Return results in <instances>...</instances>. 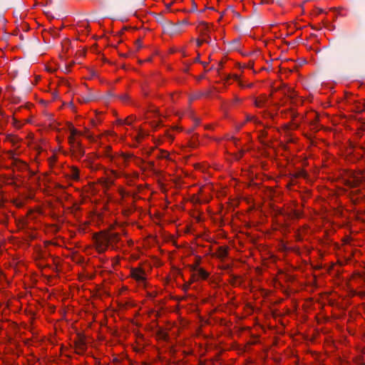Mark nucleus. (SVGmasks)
Instances as JSON below:
<instances>
[{"label": "nucleus", "instance_id": "1", "mask_svg": "<svg viewBox=\"0 0 365 365\" xmlns=\"http://www.w3.org/2000/svg\"><path fill=\"white\" fill-rule=\"evenodd\" d=\"M120 235L117 232L105 231L95 235V244L98 252H104L108 247L112 250L120 248Z\"/></svg>", "mask_w": 365, "mask_h": 365}, {"label": "nucleus", "instance_id": "2", "mask_svg": "<svg viewBox=\"0 0 365 365\" xmlns=\"http://www.w3.org/2000/svg\"><path fill=\"white\" fill-rule=\"evenodd\" d=\"M166 29L170 35H177L182 31V28L180 26V24L178 23L173 24L170 21L168 22Z\"/></svg>", "mask_w": 365, "mask_h": 365}, {"label": "nucleus", "instance_id": "3", "mask_svg": "<svg viewBox=\"0 0 365 365\" xmlns=\"http://www.w3.org/2000/svg\"><path fill=\"white\" fill-rule=\"evenodd\" d=\"M75 347L78 354L83 353L86 349V344L84 338L78 335L77 339L75 340Z\"/></svg>", "mask_w": 365, "mask_h": 365}, {"label": "nucleus", "instance_id": "4", "mask_svg": "<svg viewBox=\"0 0 365 365\" xmlns=\"http://www.w3.org/2000/svg\"><path fill=\"white\" fill-rule=\"evenodd\" d=\"M131 276L138 282H143L145 279V272L141 269H133L131 270Z\"/></svg>", "mask_w": 365, "mask_h": 365}, {"label": "nucleus", "instance_id": "5", "mask_svg": "<svg viewBox=\"0 0 365 365\" xmlns=\"http://www.w3.org/2000/svg\"><path fill=\"white\" fill-rule=\"evenodd\" d=\"M228 255V250L226 247H219L217 251V256L220 259L225 258Z\"/></svg>", "mask_w": 365, "mask_h": 365}, {"label": "nucleus", "instance_id": "6", "mask_svg": "<svg viewBox=\"0 0 365 365\" xmlns=\"http://www.w3.org/2000/svg\"><path fill=\"white\" fill-rule=\"evenodd\" d=\"M197 29L202 35L207 36V32L209 31V27H208V25L205 22H204V21L200 22L198 25Z\"/></svg>", "mask_w": 365, "mask_h": 365}, {"label": "nucleus", "instance_id": "7", "mask_svg": "<svg viewBox=\"0 0 365 365\" xmlns=\"http://www.w3.org/2000/svg\"><path fill=\"white\" fill-rule=\"evenodd\" d=\"M12 165L19 170H24L26 168V164L25 162L20 159L14 160V163H12Z\"/></svg>", "mask_w": 365, "mask_h": 365}, {"label": "nucleus", "instance_id": "8", "mask_svg": "<svg viewBox=\"0 0 365 365\" xmlns=\"http://www.w3.org/2000/svg\"><path fill=\"white\" fill-rule=\"evenodd\" d=\"M71 178L74 180H79V170L76 167H72L71 169V173L69 174Z\"/></svg>", "mask_w": 365, "mask_h": 365}, {"label": "nucleus", "instance_id": "9", "mask_svg": "<svg viewBox=\"0 0 365 365\" xmlns=\"http://www.w3.org/2000/svg\"><path fill=\"white\" fill-rule=\"evenodd\" d=\"M266 135H267V132L262 130V131H260V133L259 135V139L263 145L269 146V143L264 140V138L266 137Z\"/></svg>", "mask_w": 365, "mask_h": 365}, {"label": "nucleus", "instance_id": "10", "mask_svg": "<svg viewBox=\"0 0 365 365\" xmlns=\"http://www.w3.org/2000/svg\"><path fill=\"white\" fill-rule=\"evenodd\" d=\"M299 126V124L294 122H292V123H288L284 126V130H289L292 129H297Z\"/></svg>", "mask_w": 365, "mask_h": 365}, {"label": "nucleus", "instance_id": "11", "mask_svg": "<svg viewBox=\"0 0 365 365\" xmlns=\"http://www.w3.org/2000/svg\"><path fill=\"white\" fill-rule=\"evenodd\" d=\"M197 272L199 277L204 279H207L209 275V274L202 268L197 269Z\"/></svg>", "mask_w": 365, "mask_h": 365}, {"label": "nucleus", "instance_id": "12", "mask_svg": "<svg viewBox=\"0 0 365 365\" xmlns=\"http://www.w3.org/2000/svg\"><path fill=\"white\" fill-rule=\"evenodd\" d=\"M73 149L79 156H83L84 155V150L81 147L80 143H77L76 146L73 148Z\"/></svg>", "mask_w": 365, "mask_h": 365}, {"label": "nucleus", "instance_id": "13", "mask_svg": "<svg viewBox=\"0 0 365 365\" xmlns=\"http://www.w3.org/2000/svg\"><path fill=\"white\" fill-rule=\"evenodd\" d=\"M94 99L95 96L91 93L88 94V96H86V97H83V102H89Z\"/></svg>", "mask_w": 365, "mask_h": 365}, {"label": "nucleus", "instance_id": "14", "mask_svg": "<svg viewBox=\"0 0 365 365\" xmlns=\"http://www.w3.org/2000/svg\"><path fill=\"white\" fill-rule=\"evenodd\" d=\"M7 154L9 155V158L12 160L13 163H14V160H18L19 158H15V154L13 151H8Z\"/></svg>", "mask_w": 365, "mask_h": 365}, {"label": "nucleus", "instance_id": "15", "mask_svg": "<svg viewBox=\"0 0 365 365\" xmlns=\"http://www.w3.org/2000/svg\"><path fill=\"white\" fill-rule=\"evenodd\" d=\"M347 185L349 187L351 188H353V187H356L359 185L357 184V182H355V180H350V181H348L347 182Z\"/></svg>", "mask_w": 365, "mask_h": 365}, {"label": "nucleus", "instance_id": "16", "mask_svg": "<svg viewBox=\"0 0 365 365\" xmlns=\"http://www.w3.org/2000/svg\"><path fill=\"white\" fill-rule=\"evenodd\" d=\"M347 185L349 187L351 188H353V187H356L359 185L357 184V182H355V180H350V181H348L347 182Z\"/></svg>", "mask_w": 365, "mask_h": 365}, {"label": "nucleus", "instance_id": "17", "mask_svg": "<svg viewBox=\"0 0 365 365\" xmlns=\"http://www.w3.org/2000/svg\"><path fill=\"white\" fill-rule=\"evenodd\" d=\"M299 213L295 210H292V212L289 214V216L292 218H299Z\"/></svg>", "mask_w": 365, "mask_h": 365}, {"label": "nucleus", "instance_id": "18", "mask_svg": "<svg viewBox=\"0 0 365 365\" xmlns=\"http://www.w3.org/2000/svg\"><path fill=\"white\" fill-rule=\"evenodd\" d=\"M69 142L71 144L73 148L76 146V143H78V142L76 141L74 137H73V136H71L69 138Z\"/></svg>", "mask_w": 365, "mask_h": 365}, {"label": "nucleus", "instance_id": "19", "mask_svg": "<svg viewBox=\"0 0 365 365\" xmlns=\"http://www.w3.org/2000/svg\"><path fill=\"white\" fill-rule=\"evenodd\" d=\"M135 46L137 47V49H140L142 47V41L141 39L138 38L135 41Z\"/></svg>", "mask_w": 365, "mask_h": 365}, {"label": "nucleus", "instance_id": "20", "mask_svg": "<svg viewBox=\"0 0 365 365\" xmlns=\"http://www.w3.org/2000/svg\"><path fill=\"white\" fill-rule=\"evenodd\" d=\"M178 24H180V26L182 27V26L188 25V21L187 19H183L181 21H178Z\"/></svg>", "mask_w": 365, "mask_h": 365}, {"label": "nucleus", "instance_id": "21", "mask_svg": "<svg viewBox=\"0 0 365 365\" xmlns=\"http://www.w3.org/2000/svg\"><path fill=\"white\" fill-rule=\"evenodd\" d=\"M255 105L257 107H262L263 106V101L261 100H255Z\"/></svg>", "mask_w": 365, "mask_h": 365}, {"label": "nucleus", "instance_id": "22", "mask_svg": "<svg viewBox=\"0 0 365 365\" xmlns=\"http://www.w3.org/2000/svg\"><path fill=\"white\" fill-rule=\"evenodd\" d=\"M353 180H355V182H357L358 185H360L363 181L362 178L359 177H354Z\"/></svg>", "mask_w": 365, "mask_h": 365}, {"label": "nucleus", "instance_id": "23", "mask_svg": "<svg viewBox=\"0 0 365 365\" xmlns=\"http://www.w3.org/2000/svg\"><path fill=\"white\" fill-rule=\"evenodd\" d=\"M78 133V131L76 129H75L74 128H72L71 129V136L74 137L76 134Z\"/></svg>", "mask_w": 365, "mask_h": 365}, {"label": "nucleus", "instance_id": "24", "mask_svg": "<svg viewBox=\"0 0 365 365\" xmlns=\"http://www.w3.org/2000/svg\"><path fill=\"white\" fill-rule=\"evenodd\" d=\"M132 157H133V155H131V154H125V153H124V154H123V159H124V160H128V159H129V158H132Z\"/></svg>", "mask_w": 365, "mask_h": 365}, {"label": "nucleus", "instance_id": "25", "mask_svg": "<svg viewBox=\"0 0 365 365\" xmlns=\"http://www.w3.org/2000/svg\"><path fill=\"white\" fill-rule=\"evenodd\" d=\"M290 115H291V118H292V120H293L294 119V118L297 117V113H296L293 110H290Z\"/></svg>", "mask_w": 365, "mask_h": 365}, {"label": "nucleus", "instance_id": "26", "mask_svg": "<svg viewBox=\"0 0 365 365\" xmlns=\"http://www.w3.org/2000/svg\"><path fill=\"white\" fill-rule=\"evenodd\" d=\"M124 122H125V124H127V125H131V123H132V121L128 120V118H126L125 120H124Z\"/></svg>", "mask_w": 365, "mask_h": 365}, {"label": "nucleus", "instance_id": "27", "mask_svg": "<svg viewBox=\"0 0 365 365\" xmlns=\"http://www.w3.org/2000/svg\"><path fill=\"white\" fill-rule=\"evenodd\" d=\"M207 36V38H205V39L203 40V41H205V42L209 43V42H210V41L211 40V38H210V36H208L207 34V36Z\"/></svg>", "mask_w": 365, "mask_h": 365}, {"label": "nucleus", "instance_id": "28", "mask_svg": "<svg viewBox=\"0 0 365 365\" xmlns=\"http://www.w3.org/2000/svg\"><path fill=\"white\" fill-rule=\"evenodd\" d=\"M128 96H127L126 94H124V95H123V96H121V99H122L123 101H126V100L128 99Z\"/></svg>", "mask_w": 365, "mask_h": 365}, {"label": "nucleus", "instance_id": "29", "mask_svg": "<svg viewBox=\"0 0 365 365\" xmlns=\"http://www.w3.org/2000/svg\"><path fill=\"white\" fill-rule=\"evenodd\" d=\"M148 165H149V168L150 169H153V167H154V163L153 162H150L148 163Z\"/></svg>", "mask_w": 365, "mask_h": 365}, {"label": "nucleus", "instance_id": "30", "mask_svg": "<svg viewBox=\"0 0 365 365\" xmlns=\"http://www.w3.org/2000/svg\"><path fill=\"white\" fill-rule=\"evenodd\" d=\"M203 42V40H197V44L198 46H200Z\"/></svg>", "mask_w": 365, "mask_h": 365}, {"label": "nucleus", "instance_id": "31", "mask_svg": "<svg viewBox=\"0 0 365 365\" xmlns=\"http://www.w3.org/2000/svg\"><path fill=\"white\" fill-rule=\"evenodd\" d=\"M222 66V62H220L219 63V68H216L217 71L219 73L220 71V69L221 68V67Z\"/></svg>", "mask_w": 365, "mask_h": 365}, {"label": "nucleus", "instance_id": "32", "mask_svg": "<svg viewBox=\"0 0 365 365\" xmlns=\"http://www.w3.org/2000/svg\"><path fill=\"white\" fill-rule=\"evenodd\" d=\"M118 123L119 125H123V124H125V122L123 120H118Z\"/></svg>", "mask_w": 365, "mask_h": 365}, {"label": "nucleus", "instance_id": "33", "mask_svg": "<svg viewBox=\"0 0 365 365\" xmlns=\"http://www.w3.org/2000/svg\"><path fill=\"white\" fill-rule=\"evenodd\" d=\"M195 62H201L200 60V57L197 56V58H195V59L194 60Z\"/></svg>", "mask_w": 365, "mask_h": 365}, {"label": "nucleus", "instance_id": "34", "mask_svg": "<svg viewBox=\"0 0 365 365\" xmlns=\"http://www.w3.org/2000/svg\"><path fill=\"white\" fill-rule=\"evenodd\" d=\"M200 63L204 66L205 67L207 65V62H204V61H201Z\"/></svg>", "mask_w": 365, "mask_h": 365}, {"label": "nucleus", "instance_id": "35", "mask_svg": "<svg viewBox=\"0 0 365 365\" xmlns=\"http://www.w3.org/2000/svg\"><path fill=\"white\" fill-rule=\"evenodd\" d=\"M359 148H360V149H361V150H365V146H364V145H360V146H359Z\"/></svg>", "mask_w": 365, "mask_h": 365}, {"label": "nucleus", "instance_id": "36", "mask_svg": "<svg viewBox=\"0 0 365 365\" xmlns=\"http://www.w3.org/2000/svg\"><path fill=\"white\" fill-rule=\"evenodd\" d=\"M108 95L109 96H113V94H112L110 92H109V93H108Z\"/></svg>", "mask_w": 365, "mask_h": 365}, {"label": "nucleus", "instance_id": "37", "mask_svg": "<svg viewBox=\"0 0 365 365\" xmlns=\"http://www.w3.org/2000/svg\"><path fill=\"white\" fill-rule=\"evenodd\" d=\"M20 38H21V39H23V38H23V35H22V34L20 36Z\"/></svg>", "mask_w": 365, "mask_h": 365}]
</instances>
